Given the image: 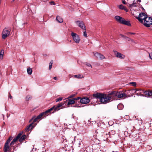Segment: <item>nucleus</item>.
Instances as JSON below:
<instances>
[{
	"instance_id": "nucleus-1",
	"label": "nucleus",
	"mask_w": 152,
	"mask_h": 152,
	"mask_svg": "<svg viewBox=\"0 0 152 152\" xmlns=\"http://www.w3.org/2000/svg\"><path fill=\"white\" fill-rule=\"evenodd\" d=\"M93 96L96 99H99L101 102L103 104H106L110 102L113 97L111 93L107 95L101 93L94 94Z\"/></svg>"
},
{
	"instance_id": "nucleus-2",
	"label": "nucleus",
	"mask_w": 152,
	"mask_h": 152,
	"mask_svg": "<svg viewBox=\"0 0 152 152\" xmlns=\"http://www.w3.org/2000/svg\"><path fill=\"white\" fill-rule=\"evenodd\" d=\"M64 104V103H63L62 102L58 104L55 107L54 106L45 112L42 113L43 115V117H44L46 116H47L48 115H49V114H48L53 109L55 111H57L58 110L61 109V108L62 107Z\"/></svg>"
},
{
	"instance_id": "nucleus-3",
	"label": "nucleus",
	"mask_w": 152,
	"mask_h": 152,
	"mask_svg": "<svg viewBox=\"0 0 152 152\" xmlns=\"http://www.w3.org/2000/svg\"><path fill=\"white\" fill-rule=\"evenodd\" d=\"M64 104V103H63L62 102L58 104L55 107L54 106L45 112L42 113L43 115V117H44L46 116H47L48 115H49V114H48L53 109L55 111H57L58 110L61 109V108L62 107Z\"/></svg>"
},
{
	"instance_id": "nucleus-4",
	"label": "nucleus",
	"mask_w": 152,
	"mask_h": 152,
	"mask_svg": "<svg viewBox=\"0 0 152 152\" xmlns=\"http://www.w3.org/2000/svg\"><path fill=\"white\" fill-rule=\"evenodd\" d=\"M115 18L118 22L120 23L126 25L128 26H131L130 21L125 20L124 18L120 16H116L115 17Z\"/></svg>"
},
{
	"instance_id": "nucleus-5",
	"label": "nucleus",
	"mask_w": 152,
	"mask_h": 152,
	"mask_svg": "<svg viewBox=\"0 0 152 152\" xmlns=\"http://www.w3.org/2000/svg\"><path fill=\"white\" fill-rule=\"evenodd\" d=\"M113 96H117L118 98H124L127 97V94L124 92L123 91L117 92L116 91L111 92Z\"/></svg>"
},
{
	"instance_id": "nucleus-6",
	"label": "nucleus",
	"mask_w": 152,
	"mask_h": 152,
	"mask_svg": "<svg viewBox=\"0 0 152 152\" xmlns=\"http://www.w3.org/2000/svg\"><path fill=\"white\" fill-rule=\"evenodd\" d=\"M11 31V29L10 27L5 28L2 32V39H5L7 38L10 34Z\"/></svg>"
},
{
	"instance_id": "nucleus-7",
	"label": "nucleus",
	"mask_w": 152,
	"mask_h": 152,
	"mask_svg": "<svg viewBox=\"0 0 152 152\" xmlns=\"http://www.w3.org/2000/svg\"><path fill=\"white\" fill-rule=\"evenodd\" d=\"M143 24L146 27H150L152 24V18L147 16L145 19Z\"/></svg>"
},
{
	"instance_id": "nucleus-8",
	"label": "nucleus",
	"mask_w": 152,
	"mask_h": 152,
	"mask_svg": "<svg viewBox=\"0 0 152 152\" xmlns=\"http://www.w3.org/2000/svg\"><path fill=\"white\" fill-rule=\"evenodd\" d=\"M147 16V15H146L144 12L140 13L138 17H136L140 22L142 23H143V20L144 21L145 18Z\"/></svg>"
},
{
	"instance_id": "nucleus-9",
	"label": "nucleus",
	"mask_w": 152,
	"mask_h": 152,
	"mask_svg": "<svg viewBox=\"0 0 152 152\" xmlns=\"http://www.w3.org/2000/svg\"><path fill=\"white\" fill-rule=\"evenodd\" d=\"M73 39V40L77 43H79L80 40V39L78 35L73 32H72L71 34Z\"/></svg>"
},
{
	"instance_id": "nucleus-10",
	"label": "nucleus",
	"mask_w": 152,
	"mask_h": 152,
	"mask_svg": "<svg viewBox=\"0 0 152 152\" xmlns=\"http://www.w3.org/2000/svg\"><path fill=\"white\" fill-rule=\"evenodd\" d=\"M75 23L82 29L84 30H86V26H85L84 23L82 21H76Z\"/></svg>"
},
{
	"instance_id": "nucleus-11",
	"label": "nucleus",
	"mask_w": 152,
	"mask_h": 152,
	"mask_svg": "<svg viewBox=\"0 0 152 152\" xmlns=\"http://www.w3.org/2000/svg\"><path fill=\"white\" fill-rule=\"evenodd\" d=\"M90 99L88 97H84L82 98L80 100V102L83 104H87L90 102Z\"/></svg>"
},
{
	"instance_id": "nucleus-12",
	"label": "nucleus",
	"mask_w": 152,
	"mask_h": 152,
	"mask_svg": "<svg viewBox=\"0 0 152 152\" xmlns=\"http://www.w3.org/2000/svg\"><path fill=\"white\" fill-rule=\"evenodd\" d=\"M113 52L117 57L122 59H123L125 58V56L121 53H118L116 51L114 50Z\"/></svg>"
},
{
	"instance_id": "nucleus-13",
	"label": "nucleus",
	"mask_w": 152,
	"mask_h": 152,
	"mask_svg": "<svg viewBox=\"0 0 152 152\" xmlns=\"http://www.w3.org/2000/svg\"><path fill=\"white\" fill-rule=\"evenodd\" d=\"M42 117H43L42 113L40 114L36 118L34 119L33 118H32L30 121V122L33 120V123H35L39 119H41Z\"/></svg>"
},
{
	"instance_id": "nucleus-14",
	"label": "nucleus",
	"mask_w": 152,
	"mask_h": 152,
	"mask_svg": "<svg viewBox=\"0 0 152 152\" xmlns=\"http://www.w3.org/2000/svg\"><path fill=\"white\" fill-rule=\"evenodd\" d=\"M135 91V93L138 96H144V95L142 94V93L143 92V91L141 89H135L134 90Z\"/></svg>"
},
{
	"instance_id": "nucleus-15",
	"label": "nucleus",
	"mask_w": 152,
	"mask_h": 152,
	"mask_svg": "<svg viewBox=\"0 0 152 152\" xmlns=\"http://www.w3.org/2000/svg\"><path fill=\"white\" fill-rule=\"evenodd\" d=\"M143 93L145 94V95H144L145 96H152V91H143Z\"/></svg>"
},
{
	"instance_id": "nucleus-16",
	"label": "nucleus",
	"mask_w": 152,
	"mask_h": 152,
	"mask_svg": "<svg viewBox=\"0 0 152 152\" xmlns=\"http://www.w3.org/2000/svg\"><path fill=\"white\" fill-rule=\"evenodd\" d=\"M33 122L31 124H30L28 126H27L26 129V131H28L31 129H32L34 127L33 124Z\"/></svg>"
},
{
	"instance_id": "nucleus-17",
	"label": "nucleus",
	"mask_w": 152,
	"mask_h": 152,
	"mask_svg": "<svg viewBox=\"0 0 152 152\" xmlns=\"http://www.w3.org/2000/svg\"><path fill=\"white\" fill-rule=\"evenodd\" d=\"M69 101L67 103V105H69L71 104H73L75 103V100L74 99H68Z\"/></svg>"
},
{
	"instance_id": "nucleus-18",
	"label": "nucleus",
	"mask_w": 152,
	"mask_h": 152,
	"mask_svg": "<svg viewBox=\"0 0 152 152\" xmlns=\"http://www.w3.org/2000/svg\"><path fill=\"white\" fill-rule=\"evenodd\" d=\"M72 77L77 79H81L84 78L83 76L80 74L73 75Z\"/></svg>"
},
{
	"instance_id": "nucleus-19",
	"label": "nucleus",
	"mask_w": 152,
	"mask_h": 152,
	"mask_svg": "<svg viewBox=\"0 0 152 152\" xmlns=\"http://www.w3.org/2000/svg\"><path fill=\"white\" fill-rule=\"evenodd\" d=\"M22 135V134L21 133H19L18 135L16 136V137L14 138L12 140L13 142H15L18 140L19 139L21 136Z\"/></svg>"
},
{
	"instance_id": "nucleus-20",
	"label": "nucleus",
	"mask_w": 152,
	"mask_h": 152,
	"mask_svg": "<svg viewBox=\"0 0 152 152\" xmlns=\"http://www.w3.org/2000/svg\"><path fill=\"white\" fill-rule=\"evenodd\" d=\"M56 20L58 21V22L60 23H62L63 22V20L59 16H56Z\"/></svg>"
},
{
	"instance_id": "nucleus-21",
	"label": "nucleus",
	"mask_w": 152,
	"mask_h": 152,
	"mask_svg": "<svg viewBox=\"0 0 152 152\" xmlns=\"http://www.w3.org/2000/svg\"><path fill=\"white\" fill-rule=\"evenodd\" d=\"M9 144H8L5 143L4 148V150L8 151L10 147Z\"/></svg>"
},
{
	"instance_id": "nucleus-22",
	"label": "nucleus",
	"mask_w": 152,
	"mask_h": 152,
	"mask_svg": "<svg viewBox=\"0 0 152 152\" xmlns=\"http://www.w3.org/2000/svg\"><path fill=\"white\" fill-rule=\"evenodd\" d=\"M104 136L106 139H108L109 138L112 137V136H110V134L108 132L107 133H106L104 134Z\"/></svg>"
},
{
	"instance_id": "nucleus-23",
	"label": "nucleus",
	"mask_w": 152,
	"mask_h": 152,
	"mask_svg": "<svg viewBox=\"0 0 152 152\" xmlns=\"http://www.w3.org/2000/svg\"><path fill=\"white\" fill-rule=\"evenodd\" d=\"M4 54V50H1L0 52V58L1 59H3V55Z\"/></svg>"
},
{
	"instance_id": "nucleus-24",
	"label": "nucleus",
	"mask_w": 152,
	"mask_h": 152,
	"mask_svg": "<svg viewBox=\"0 0 152 152\" xmlns=\"http://www.w3.org/2000/svg\"><path fill=\"white\" fill-rule=\"evenodd\" d=\"M26 136L25 135H23L19 138V141L20 142H22L25 138Z\"/></svg>"
},
{
	"instance_id": "nucleus-25",
	"label": "nucleus",
	"mask_w": 152,
	"mask_h": 152,
	"mask_svg": "<svg viewBox=\"0 0 152 152\" xmlns=\"http://www.w3.org/2000/svg\"><path fill=\"white\" fill-rule=\"evenodd\" d=\"M27 72L28 74L29 75H31L32 74V71L30 67L28 68L27 69Z\"/></svg>"
},
{
	"instance_id": "nucleus-26",
	"label": "nucleus",
	"mask_w": 152,
	"mask_h": 152,
	"mask_svg": "<svg viewBox=\"0 0 152 152\" xmlns=\"http://www.w3.org/2000/svg\"><path fill=\"white\" fill-rule=\"evenodd\" d=\"M109 134H110V136H112V137L115 134V131L113 130L111 131L110 132H109Z\"/></svg>"
},
{
	"instance_id": "nucleus-27",
	"label": "nucleus",
	"mask_w": 152,
	"mask_h": 152,
	"mask_svg": "<svg viewBox=\"0 0 152 152\" xmlns=\"http://www.w3.org/2000/svg\"><path fill=\"white\" fill-rule=\"evenodd\" d=\"M119 110H121L123 107V105L121 104H119L117 106Z\"/></svg>"
},
{
	"instance_id": "nucleus-28",
	"label": "nucleus",
	"mask_w": 152,
	"mask_h": 152,
	"mask_svg": "<svg viewBox=\"0 0 152 152\" xmlns=\"http://www.w3.org/2000/svg\"><path fill=\"white\" fill-rule=\"evenodd\" d=\"M12 137H9L8 140H7L5 143L9 144L11 140L12 139Z\"/></svg>"
},
{
	"instance_id": "nucleus-29",
	"label": "nucleus",
	"mask_w": 152,
	"mask_h": 152,
	"mask_svg": "<svg viewBox=\"0 0 152 152\" xmlns=\"http://www.w3.org/2000/svg\"><path fill=\"white\" fill-rule=\"evenodd\" d=\"M53 63V61L52 60L50 61L49 64V69L50 70L52 68V65Z\"/></svg>"
},
{
	"instance_id": "nucleus-30",
	"label": "nucleus",
	"mask_w": 152,
	"mask_h": 152,
	"mask_svg": "<svg viewBox=\"0 0 152 152\" xmlns=\"http://www.w3.org/2000/svg\"><path fill=\"white\" fill-rule=\"evenodd\" d=\"M31 99V96L30 95H27L26 98V101H28Z\"/></svg>"
},
{
	"instance_id": "nucleus-31",
	"label": "nucleus",
	"mask_w": 152,
	"mask_h": 152,
	"mask_svg": "<svg viewBox=\"0 0 152 152\" xmlns=\"http://www.w3.org/2000/svg\"><path fill=\"white\" fill-rule=\"evenodd\" d=\"M100 53H94V56L96 57L97 58H99V56H100Z\"/></svg>"
},
{
	"instance_id": "nucleus-32",
	"label": "nucleus",
	"mask_w": 152,
	"mask_h": 152,
	"mask_svg": "<svg viewBox=\"0 0 152 152\" xmlns=\"http://www.w3.org/2000/svg\"><path fill=\"white\" fill-rule=\"evenodd\" d=\"M99 58L102 60L105 58V57L103 55L100 54Z\"/></svg>"
},
{
	"instance_id": "nucleus-33",
	"label": "nucleus",
	"mask_w": 152,
	"mask_h": 152,
	"mask_svg": "<svg viewBox=\"0 0 152 152\" xmlns=\"http://www.w3.org/2000/svg\"><path fill=\"white\" fill-rule=\"evenodd\" d=\"M119 8L121 9H124L125 8V7L122 4L120 5L119 6Z\"/></svg>"
},
{
	"instance_id": "nucleus-34",
	"label": "nucleus",
	"mask_w": 152,
	"mask_h": 152,
	"mask_svg": "<svg viewBox=\"0 0 152 152\" xmlns=\"http://www.w3.org/2000/svg\"><path fill=\"white\" fill-rule=\"evenodd\" d=\"M130 84L133 86H136V84L135 82H132L129 83Z\"/></svg>"
},
{
	"instance_id": "nucleus-35",
	"label": "nucleus",
	"mask_w": 152,
	"mask_h": 152,
	"mask_svg": "<svg viewBox=\"0 0 152 152\" xmlns=\"http://www.w3.org/2000/svg\"><path fill=\"white\" fill-rule=\"evenodd\" d=\"M63 98H57L56 99V102H58L62 100Z\"/></svg>"
},
{
	"instance_id": "nucleus-36",
	"label": "nucleus",
	"mask_w": 152,
	"mask_h": 152,
	"mask_svg": "<svg viewBox=\"0 0 152 152\" xmlns=\"http://www.w3.org/2000/svg\"><path fill=\"white\" fill-rule=\"evenodd\" d=\"M86 65L88 66L91 67V68L92 67L91 64L87 62L86 63Z\"/></svg>"
},
{
	"instance_id": "nucleus-37",
	"label": "nucleus",
	"mask_w": 152,
	"mask_h": 152,
	"mask_svg": "<svg viewBox=\"0 0 152 152\" xmlns=\"http://www.w3.org/2000/svg\"><path fill=\"white\" fill-rule=\"evenodd\" d=\"M83 36L86 37H87L86 32V31L83 32Z\"/></svg>"
},
{
	"instance_id": "nucleus-38",
	"label": "nucleus",
	"mask_w": 152,
	"mask_h": 152,
	"mask_svg": "<svg viewBox=\"0 0 152 152\" xmlns=\"http://www.w3.org/2000/svg\"><path fill=\"white\" fill-rule=\"evenodd\" d=\"M149 56L150 58L152 59V53H149Z\"/></svg>"
},
{
	"instance_id": "nucleus-39",
	"label": "nucleus",
	"mask_w": 152,
	"mask_h": 152,
	"mask_svg": "<svg viewBox=\"0 0 152 152\" xmlns=\"http://www.w3.org/2000/svg\"><path fill=\"white\" fill-rule=\"evenodd\" d=\"M81 99V97H77V98H74V100H78V99Z\"/></svg>"
},
{
	"instance_id": "nucleus-40",
	"label": "nucleus",
	"mask_w": 152,
	"mask_h": 152,
	"mask_svg": "<svg viewBox=\"0 0 152 152\" xmlns=\"http://www.w3.org/2000/svg\"><path fill=\"white\" fill-rule=\"evenodd\" d=\"M15 142H13V141H12L10 143V145H14V143H15Z\"/></svg>"
},
{
	"instance_id": "nucleus-41",
	"label": "nucleus",
	"mask_w": 152,
	"mask_h": 152,
	"mask_svg": "<svg viewBox=\"0 0 152 152\" xmlns=\"http://www.w3.org/2000/svg\"><path fill=\"white\" fill-rule=\"evenodd\" d=\"M74 95H71L68 98H72L74 96Z\"/></svg>"
},
{
	"instance_id": "nucleus-42",
	"label": "nucleus",
	"mask_w": 152,
	"mask_h": 152,
	"mask_svg": "<svg viewBox=\"0 0 152 152\" xmlns=\"http://www.w3.org/2000/svg\"><path fill=\"white\" fill-rule=\"evenodd\" d=\"M123 3L124 4H126V2L125 0H124L122 1Z\"/></svg>"
},
{
	"instance_id": "nucleus-43",
	"label": "nucleus",
	"mask_w": 152,
	"mask_h": 152,
	"mask_svg": "<svg viewBox=\"0 0 152 152\" xmlns=\"http://www.w3.org/2000/svg\"><path fill=\"white\" fill-rule=\"evenodd\" d=\"M121 37H126L124 35H122V34H121Z\"/></svg>"
},
{
	"instance_id": "nucleus-44",
	"label": "nucleus",
	"mask_w": 152,
	"mask_h": 152,
	"mask_svg": "<svg viewBox=\"0 0 152 152\" xmlns=\"http://www.w3.org/2000/svg\"><path fill=\"white\" fill-rule=\"evenodd\" d=\"M82 144H83V143H82V142H80L79 143V145H80Z\"/></svg>"
},
{
	"instance_id": "nucleus-45",
	"label": "nucleus",
	"mask_w": 152,
	"mask_h": 152,
	"mask_svg": "<svg viewBox=\"0 0 152 152\" xmlns=\"http://www.w3.org/2000/svg\"><path fill=\"white\" fill-rule=\"evenodd\" d=\"M54 79L55 80H57V78L56 77H53Z\"/></svg>"
},
{
	"instance_id": "nucleus-46",
	"label": "nucleus",
	"mask_w": 152,
	"mask_h": 152,
	"mask_svg": "<svg viewBox=\"0 0 152 152\" xmlns=\"http://www.w3.org/2000/svg\"><path fill=\"white\" fill-rule=\"evenodd\" d=\"M129 34H135V33H129Z\"/></svg>"
},
{
	"instance_id": "nucleus-47",
	"label": "nucleus",
	"mask_w": 152,
	"mask_h": 152,
	"mask_svg": "<svg viewBox=\"0 0 152 152\" xmlns=\"http://www.w3.org/2000/svg\"><path fill=\"white\" fill-rule=\"evenodd\" d=\"M66 141V140H64L63 142L64 143Z\"/></svg>"
},
{
	"instance_id": "nucleus-48",
	"label": "nucleus",
	"mask_w": 152,
	"mask_h": 152,
	"mask_svg": "<svg viewBox=\"0 0 152 152\" xmlns=\"http://www.w3.org/2000/svg\"><path fill=\"white\" fill-rule=\"evenodd\" d=\"M12 98V96L10 94V99H11Z\"/></svg>"
},
{
	"instance_id": "nucleus-49",
	"label": "nucleus",
	"mask_w": 152,
	"mask_h": 152,
	"mask_svg": "<svg viewBox=\"0 0 152 152\" xmlns=\"http://www.w3.org/2000/svg\"><path fill=\"white\" fill-rule=\"evenodd\" d=\"M2 115H3V119H4V114H2Z\"/></svg>"
},
{
	"instance_id": "nucleus-50",
	"label": "nucleus",
	"mask_w": 152,
	"mask_h": 152,
	"mask_svg": "<svg viewBox=\"0 0 152 152\" xmlns=\"http://www.w3.org/2000/svg\"><path fill=\"white\" fill-rule=\"evenodd\" d=\"M4 152H7V151H6L5 150H4Z\"/></svg>"
},
{
	"instance_id": "nucleus-51",
	"label": "nucleus",
	"mask_w": 152,
	"mask_h": 152,
	"mask_svg": "<svg viewBox=\"0 0 152 152\" xmlns=\"http://www.w3.org/2000/svg\"><path fill=\"white\" fill-rule=\"evenodd\" d=\"M71 76L70 75H69V77H70V78H71Z\"/></svg>"
},
{
	"instance_id": "nucleus-52",
	"label": "nucleus",
	"mask_w": 152,
	"mask_h": 152,
	"mask_svg": "<svg viewBox=\"0 0 152 152\" xmlns=\"http://www.w3.org/2000/svg\"><path fill=\"white\" fill-rule=\"evenodd\" d=\"M51 2L52 3H54V2Z\"/></svg>"
},
{
	"instance_id": "nucleus-53",
	"label": "nucleus",
	"mask_w": 152,
	"mask_h": 152,
	"mask_svg": "<svg viewBox=\"0 0 152 152\" xmlns=\"http://www.w3.org/2000/svg\"><path fill=\"white\" fill-rule=\"evenodd\" d=\"M51 2L52 3H54V2Z\"/></svg>"
}]
</instances>
